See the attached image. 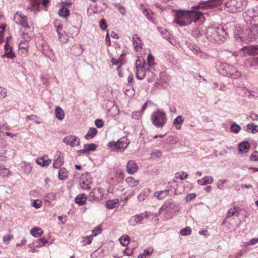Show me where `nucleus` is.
Segmentation results:
<instances>
[{"label":"nucleus","instance_id":"f257e3e1","mask_svg":"<svg viewBox=\"0 0 258 258\" xmlns=\"http://www.w3.org/2000/svg\"><path fill=\"white\" fill-rule=\"evenodd\" d=\"M206 5L201 4L195 7H192L190 10H173L175 16H203L209 15L206 10Z\"/></svg>","mask_w":258,"mask_h":258},{"label":"nucleus","instance_id":"f03ea898","mask_svg":"<svg viewBox=\"0 0 258 258\" xmlns=\"http://www.w3.org/2000/svg\"><path fill=\"white\" fill-rule=\"evenodd\" d=\"M151 120L155 126L162 127L167 121V117L164 112L158 110L152 114Z\"/></svg>","mask_w":258,"mask_h":258},{"label":"nucleus","instance_id":"7ed1b4c3","mask_svg":"<svg viewBox=\"0 0 258 258\" xmlns=\"http://www.w3.org/2000/svg\"><path fill=\"white\" fill-rule=\"evenodd\" d=\"M130 142L125 137L121 138L116 142H110L108 145L111 150L115 152H123L126 148Z\"/></svg>","mask_w":258,"mask_h":258},{"label":"nucleus","instance_id":"20e7f679","mask_svg":"<svg viewBox=\"0 0 258 258\" xmlns=\"http://www.w3.org/2000/svg\"><path fill=\"white\" fill-rule=\"evenodd\" d=\"M92 183V179L89 174L82 175L80 181V186L83 190H89L91 188V184Z\"/></svg>","mask_w":258,"mask_h":258},{"label":"nucleus","instance_id":"39448f33","mask_svg":"<svg viewBox=\"0 0 258 258\" xmlns=\"http://www.w3.org/2000/svg\"><path fill=\"white\" fill-rule=\"evenodd\" d=\"M74 2V0H62V6L58 11L59 16H69L70 10L67 7V6L72 4Z\"/></svg>","mask_w":258,"mask_h":258},{"label":"nucleus","instance_id":"423d86ee","mask_svg":"<svg viewBox=\"0 0 258 258\" xmlns=\"http://www.w3.org/2000/svg\"><path fill=\"white\" fill-rule=\"evenodd\" d=\"M200 17H176L174 22L181 26H184L191 23L196 22Z\"/></svg>","mask_w":258,"mask_h":258},{"label":"nucleus","instance_id":"0eeeda50","mask_svg":"<svg viewBox=\"0 0 258 258\" xmlns=\"http://www.w3.org/2000/svg\"><path fill=\"white\" fill-rule=\"evenodd\" d=\"M63 142L72 147L79 146L81 143L80 139L74 135L66 137L63 139Z\"/></svg>","mask_w":258,"mask_h":258},{"label":"nucleus","instance_id":"6e6552de","mask_svg":"<svg viewBox=\"0 0 258 258\" xmlns=\"http://www.w3.org/2000/svg\"><path fill=\"white\" fill-rule=\"evenodd\" d=\"M227 75L232 78L236 79L241 77V73L232 66L228 65L226 68Z\"/></svg>","mask_w":258,"mask_h":258},{"label":"nucleus","instance_id":"1a4fd4ad","mask_svg":"<svg viewBox=\"0 0 258 258\" xmlns=\"http://www.w3.org/2000/svg\"><path fill=\"white\" fill-rule=\"evenodd\" d=\"M139 166L136 161L131 160L127 162L126 165V171L128 174H134L137 172Z\"/></svg>","mask_w":258,"mask_h":258},{"label":"nucleus","instance_id":"9d476101","mask_svg":"<svg viewBox=\"0 0 258 258\" xmlns=\"http://www.w3.org/2000/svg\"><path fill=\"white\" fill-rule=\"evenodd\" d=\"M103 195V189L102 188H95L90 192L89 197L91 200L98 201L102 198Z\"/></svg>","mask_w":258,"mask_h":258},{"label":"nucleus","instance_id":"9b49d317","mask_svg":"<svg viewBox=\"0 0 258 258\" xmlns=\"http://www.w3.org/2000/svg\"><path fill=\"white\" fill-rule=\"evenodd\" d=\"M241 50L244 53H246L248 55L251 56H255L258 55V45H250L244 46Z\"/></svg>","mask_w":258,"mask_h":258},{"label":"nucleus","instance_id":"f8f14e48","mask_svg":"<svg viewBox=\"0 0 258 258\" xmlns=\"http://www.w3.org/2000/svg\"><path fill=\"white\" fill-rule=\"evenodd\" d=\"M29 44L28 41H21L19 45V53L22 56H26L28 52Z\"/></svg>","mask_w":258,"mask_h":258},{"label":"nucleus","instance_id":"ddd939ff","mask_svg":"<svg viewBox=\"0 0 258 258\" xmlns=\"http://www.w3.org/2000/svg\"><path fill=\"white\" fill-rule=\"evenodd\" d=\"M36 162L39 165L43 167H47L51 162V160L49 159L47 156L38 157L36 160Z\"/></svg>","mask_w":258,"mask_h":258},{"label":"nucleus","instance_id":"4468645a","mask_svg":"<svg viewBox=\"0 0 258 258\" xmlns=\"http://www.w3.org/2000/svg\"><path fill=\"white\" fill-rule=\"evenodd\" d=\"M133 43L135 49L137 51H140L142 49V42L138 35L135 34L133 37Z\"/></svg>","mask_w":258,"mask_h":258},{"label":"nucleus","instance_id":"2eb2a0df","mask_svg":"<svg viewBox=\"0 0 258 258\" xmlns=\"http://www.w3.org/2000/svg\"><path fill=\"white\" fill-rule=\"evenodd\" d=\"M57 158L54 160L53 167L55 168H59L64 163L63 154L61 152H57Z\"/></svg>","mask_w":258,"mask_h":258},{"label":"nucleus","instance_id":"dca6fc26","mask_svg":"<svg viewBox=\"0 0 258 258\" xmlns=\"http://www.w3.org/2000/svg\"><path fill=\"white\" fill-rule=\"evenodd\" d=\"M136 69V78L138 80H142L143 79H144L146 76L145 69L140 64H137Z\"/></svg>","mask_w":258,"mask_h":258},{"label":"nucleus","instance_id":"f3484780","mask_svg":"<svg viewBox=\"0 0 258 258\" xmlns=\"http://www.w3.org/2000/svg\"><path fill=\"white\" fill-rule=\"evenodd\" d=\"M57 32L59 40L62 43H67L69 40L68 36L64 33H61L62 26L60 25L57 26Z\"/></svg>","mask_w":258,"mask_h":258},{"label":"nucleus","instance_id":"a211bd4d","mask_svg":"<svg viewBox=\"0 0 258 258\" xmlns=\"http://www.w3.org/2000/svg\"><path fill=\"white\" fill-rule=\"evenodd\" d=\"M8 41V39H7V42ZM5 53L3 55L4 56L11 59H13L15 57V55L12 51V48L8 44V42H6V44L5 45Z\"/></svg>","mask_w":258,"mask_h":258},{"label":"nucleus","instance_id":"6ab92c4d","mask_svg":"<svg viewBox=\"0 0 258 258\" xmlns=\"http://www.w3.org/2000/svg\"><path fill=\"white\" fill-rule=\"evenodd\" d=\"M146 217L147 215L145 213H141L132 217L130 221L133 223V224L135 225L140 223Z\"/></svg>","mask_w":258,"mask_h":258},{"label":"nucleus","instance_id":"aec40b11","mask_svg":"<svg viewBox=\"0 0 258 258\" xmlns=\"http://www.w3.org/2000/svg\"><path fill=\"white\" fill-rule=\"evenodd\" d=\"M11 174L10 170L4 164L0 163V176L3 177H8Z\"/></svg>","mask_w":258,"mask_h":258},{"label":"nucleus","instance_id":"412c9836","mask_svg":"<svg viewBox=\"0 0 258 258\" xmlns=\"http://www.w3.org/2000/svg\"><path fill=\"white\" fill-rule=\"evenodd\" d=\"M87 200V197L85 194H82L78 195L75 198V203L80 206L84 205Z\"/></svg>","mask_w":258,"mask_h":258},{"label":"nucleus","instance_id":"4be33fe9","mask_svg":"<svg viewBox=\"0 0 258 258\" xmlns=\"http://www.w3.org/2000/svg\"><path fill=\"white\" fill-rule=\"evenodd\" d=\"M126 183L131 187H136L140 183L138 179H136L134 177L129 176L125 179Z\"/></svg>","mask_w":258,"mask_h":258},{"label":"nucleus","instance_id":"5701e85b","mask_svg":"<svg viewBox=\"0 0 258 258\" xmlns=\"http://www.w3.org/2000/svg\"><path fill=\"white\" fill-rule=\"evenodd\" d=\"M213 178L211 176H206L202 179H198L197 182L201 185L211 184L213 182Z\"/></svg>","mask_w":258,"mask_h":258},{"label":"nucleus","instance_id":"b1692460","mask_svg":"<svg viewBox=\"0 0 258 258\" xmlns=\"http://www.w3.org/2000/svg\"><path fill=\"white\" fill-rule=\"evenodd\" d=\"M32 3L31 10L35 11L37 9V6L40 4H42L46 6L48 3V0H31Z\"/></svg>","mask_w":258,"mask_h":258},{"label":"nucleus","instance_id":"393cba45","mask_svg":"<svg viewBox=\"0 0 258 258\" xmlns=\"http://www.w3.org/2000/svg\"><path fill=\"white\" fill-rule=\"evenodd\" d=\"M250 147V146L248 142L241 143L239 145V151L241 153H247L248 152Z\"/></svg>","mask_w":258,"mask_h":258},{"label":"nucleus","instance_id":"a878e982","mask_svg":"<svg viewBox=\"0 0 258 258\" xmlns=\"http://www.w3.org/2000/svg\"><path fill=\"white\" fill-rule=\"evenodd\" d=\"M68 177V172L67 170L63 167L58 171V178L59 180H65Z\"/></svg>","mask_w":258,"mask_h":258},{"label":"nucleus","instance_id":"bb28decb","mask_svg":"<svg viewBox=\"0 0 258 258\" xmlns=\"http://www.w3.org/2000/svg\"><path fill=\"white\" fill-rule=\"evenodd\" d=\"M169 190H164L159 191H156L154 196L158 200H162L166 198L169 194Z\"/></svg>","mask_w":258,"mask_h":258},{"label":"nucleus","instance_id":"cd10ccee","mask_svg":"<svg viewBox=\"0 0 258 258\" xmlns=\"http://www.w3.org/2000/svg\"><path fill=\"white\" fill-rule=\"evenodd\" d=\"M184 121L182 116L181 115L178 116L176 118L174 119L173 124H174L175 128L177 130H180L181 127V125Z\"/></svg>","mask_w":258,"mask_h":258},{"label":"nucleus","instance_id":"c85d7f7f","mask_svg":"<svg viewBox=\"0 0 258 258\" xmlns=\"http://www.w3.org/2000/svg\"><path fill=\"white\" fill-rule=\"evenodd\" d=\"M30 232L31 235L35 237H39L43 234V230L37 227L32 228Z\"/></svg>","mask_w":258,"mask_h":258},{"label":"nucleus","instance_id":"c756f323","mask_svg":"<svg viewBox=\"0 0 258 258\" xmlns=\"http://www.w3.org/2000/svg\"><path fill=\"white\" fill-rule=\"evenodd\" d=\"M55 114L56 118L59 120H62L64 117V112L60 107H57L55 108Z\"/></svg>","mask_w":258,"mask_h":258},{"label":"nucleus","instance_id":"7c9ffc66","mask_svg":"<svg viewBox=\"0 0 258 258\" xmlns=\"http://www.w3.org/2000/svg\"><path fill=\"white\" fill-rule=\"evenodd\" d=\"M97 133V130L95 128H90L87 134L85 136V138L89 140L93 138Z\"/></svg>","mask_w":258,"mask_h":258},{"label":"nucleus","instance_id":"2f4dec72","mask_svg":"<svg viewBox=\"0 0 258 258\" xmlns=\"http://www.w3.org/2000/svg\"><path fill=\"white\" fill-rule=\"evenodd\" d=\"M119 240L122 245L125 246L128 244L130 241V238L126 235H123L120 237Z\"/></svg>","mask_w":258,"mask_h":258},{"label":"nucleus","instance_id":"473e14b6","mask_svg":"<svg viewBox=\"0 0 258 258\" xmlns=\"http://www.w3.org/2000/svg\"><path fill=\"white\" fill-rule=\"evenodd\" d=\"M118 200L115 199L113 200H108L106 202L105 206L108 209H112L115 207V205L118 203Z\"/></svg>","mask_w":258,"mask_h":258},{"label":"nucleus","instance_id":"72a5a7b5","mask_svg":"<svg viewBox=\"0 0 258 258\" xmlns=\"http://www.w3.org/2000/svg\"><path fill=\"white\" fill-rule=\"evenodd\" d=\"M238 216L239 215V208L235 207L233 209H230L228 211V217H232L233 216Z\"/></svg>","mask_w":258,"mask_h":258},{"label":"nucleus","instance_id":"f704fd0d","mask_svg":"<svg viewBox=\"0 0 258 258\" xmlns=\"http://www.w3.org/2000/svg\"><path fill=\"white\" fill-rule=\"evenodd\" d=\"M247 127L248 130H249L250 132L252 134L256 133L258 132V130L257 129V125L253 123H250L248 124Z\"/></svg>","mask_w":258,"mask_h":258},{"label":"nucleus","instance_id":"c9c22d12","mask_svg":"<svg viewBox=\"0 0 258 258\" xmlns=\"http://www.w3.org/2000/svg\"><path fill=\"white\" fill-rule=\"evenodd\" d=\"M93 235L84 236L82 237L83 242L84 245L90 244L93 240Z\"/></svg>","mask_w":258,"mask_h":258},{"label":"nucleus","instance_id":"e433bc0d","mask_svg":"<svg viewBox=\"0 0 258 258\" xmlns=\"http://www.w3.org/2000/svg\"><path fill=\"white\" fill-rule=\"evenodd\" d=\"M188 177V174L186 172H178L175 174V177L177 179H180L181 180H183Z\"/></svg>","mask_w":258,"mask_h":258},{"label":"nucleus","instance_id":"4c0bfd02","mask_svg":"<svg viewBox=\"0 0 258 258\" xmlns=\"http://www.w3.org/2000/svg\"><path fill=\"white\" fill-rule=\"evenodd\" d=\"M84 147L86 148L87 152L89 153L90 151H93L96 150L97 145L94 144H85Z\"/></svg>","mask_w":258,"mask_h":258},{"label":"nucleus","instance_id":"58836bf2","mask_svg":"<svg viewBox=\"0 0 258 258\" xmlns=\"http://www.w3.org/2000/svg\"><path fill=\"white\" fill-rule=\"evenodd\" d=\"M32 206L36 209H38L42 207V203L40 200H34L32 201Z\"/></svg>","mask_w":258,"mask_h":258},{"label":"nucleus","instance_id":"ea45409f","mask_svg":"<svg viewBox=\"0 0 258 258\" xmlns=\"http://www.w3.org/2000/svg\"><path fill=\"white\" fill-rule=\"evenodd\" d=\"M240 129V126L237 124L236 123H232L231 126V131L235 134L238 133Z\"/></svg>","mask_w":258,"mask_h":258},{"label":"nucleus","instance_id":"a19ab883","mask_svg":"<svg viewBox=\"0 0 258 258\" xmlns=\"http://www.w3.org/2000/svg\"><path fill=\"white\" fill-rule=\"evenodd\" d=\"M180 233L182 235H189L191 233V230L189 227H186L185 228L181 229Z\"/></svg>","mask_w":258,"mask_h":258},{"label":"nucleus","instance_id":"79ce46f5","mask_svg":"<svg viewBox=\"0 0 258 258\" xmlns=\"http://www.w3.org/2000/svg\"><path fill=\"white\" fill-rule=\"evenodd\" d=\"M55 199V195L53 193H49L45 196V201L50 203Z\"/></svg>","mask_w":258,"mask_h":258},{"label":"nucleus","instance_id":"37998d69","mask_svg":"<svg viewBox=\"0 0 258 258\" xmlns=\"http://www.w3.org/2000/svg\"><path fill=\"white\" fill-rule=\"evenodd\" d=\"M20 18L19 22L24 28L28 27V25L27 22V17H18Z\"/></svg>","mask_w":258,"mask_h":258},{"label":"nucleus","instance_id":"c03bdc74","mask_svg":"<svg viewBox=\"0 0 258 258\" xmlns=\"http://www.w3.org/2000/svg\"><path fill=\"white\" fill-rule=\"evenodd\" d=\"M192 35L194 37L198 38L202 36V33L199 29L196 28L192 30Z\"/></svg>","mask_w":258,"mask_h":258},{"label":"nucleus","instance_id":"a18cd8bd","mask_svg":"<svg viewBox=\"0 0 258 258\" xmlns=\"http://www.w3.org/2000/svg\"><path fill=\"white\" fill-rule=\"evenodd\" d=\"M227 181L225 179H221L219 180L217 183V187L220 189H224L226 188V186H224V183Z\"/></svg>","mask_w":258,"mask_h":258},{"label":"nucleus","instance_id":"49530a36","mask_svg":"<svg viewBox=\"0 0 258 258\" xmlns=\"http://www.w3.org/2000/svg\"><path fill=\"white\" fill-rule=\"evenodd\" d=\"M102 232V228L100 226L96 227L93 230H92L93 236H96L100 234Z\"/></svg>","mask_w":258,"mask_h":258},{"label":"nucleus","instance_id":"de8ad7c7","mask_svg":"<svg viewBox=\"0 0 258 258\" xmlns=\"http://www.w3.org/2000/svg\"><path fill=\"white\" fill-rule=\"evenodd\" d=\"M7 94V90L4 87H0V99L5 98Z\"/></svg>","mask_w":258,"mask_h":258},{"label":"nucleus","instance_id":"09e8293b","mask_svg":"<svg viewBox=\"0 0 258 258\" xmlns=\"http://www.w3.org/2000/svg\"><path fill=\"white\" fill-rule=\"evenodd\" d=\"M148 63L149 66H152L154 64V58L153 56L149 54L148 55V58H147Z\"/></svg>","mask_w":258,"mask_h":258},{"label":"nucleus","instance_id":"8fccbe9b","mask_svg":"<svg viewBox=\"0 0 258 258\" xmlns=\"http://www.w3.org/2000/svg\"><path fill=\"white\" fill-rule=\"evenodd\" d=\"M250 159L251 161H258V152L254 151L250 157Z\"/></svg>","mask_w":258,"mask_h":258},{"label":"nucleus","instance_id":"3c124183","mask_svg":"<svg viewBox=\"0 0 258 258\" xmlns=\"http://www.w3.org/2000/svg\"><path fill=\"white\" fill-rule=\"evenodd\" d=\"M153 252V248L152 247H149L147 248H146L143 252V254L146 256H149L151 255Z\"/></svg>","mask_w":258,"mask_h":258},{"label":"nucleus","instance_id":"603ef678","mask_svg":"<svg viewBox=\"0 0 258 258\" xmlns=\"http://www.w3.org/2000/svg\"><path fill=\"white\" fill-rule=\"evenodd\" d=\"M99 26L102 30H105L107 28V24L106 21L104 19L100 20L99 22Z\"/></svg>","mask_w":258,"mask_h":258},{"label":"nucleus","instance_id":"864d4df0","mask_svg":"<svg viewBox=\"0 0 258 258\" xmlns=\"http://www.w3.org/2000/svg\"><path fill=\"white\" fill-rule=\"evenodd\" d=\"M258 242V238H254L245 243V245H254Z\"/></svg>","mask_w":258,"mask_h":258},{"label":"nucleus","instance_id":"5fc2aeb1","mask_svg":"<svg viewBox=\"0 0 258 258\" xmlns=\"http://www.w3.org/2000/svg\"><path fill=\"white\" fill-rule=\"evenodd\" d=\"M13 238V236L12 235L8 234L5 235L3 237V241L5 243H7L8 244L9 241Z\"/></svg>","mask_w":258,"mask_h":258},{"label":"nucleus","instance_id":"6e6d98bb","mask_svg":"<svg viewBox=\"0 0 258 258\" xmlns=\"http://www.w3.org/2000/svg\"><path fill=\"white\" fill-rule=\"evenodd\" d=\"M95 124L97 127L101 128L103 127L104 122L102 119H97L95 120Z\"/></svg>","mask_w":258,"mask_h":258},{"label":"nucleus","instance_id":"4d7b16f0","mask_svg":"<svg viewBox=\"0 0 258 258\" xmlns=\"http://www.w3.org/2000/svg\"><path fill=\"white\" fill-rule=\"evenodd\" d=\"M196 198V195L195 194H188L185 199L186 202H189L190 201L195 199Z\"/></svg>","mask_w":258,"mask_h":258},{"label":"nucleus","instance_id":"13d9d810","mask_svg":"<svg viewBox=\"0 0 258 258\" xmlns=\"http://www.w3.org/2000/svg\"><path fill=\"white\" fill-rule=\"evenodd\" d=\"M0 129H1V130L9 131L11 130V127L9 126L7 123H5L0 124Z\"/></svg>","mask_w":258,"mask_h":258},{"label":"nucleus","instance_id":"bf43d9fd","mask_svg":"<svg viewBox=\"0 0 258 258\" xmlns=\"http://www.w3.org/2000/svg\"><path fill=\"white\" fill-rule=\"evenodd\" d=\"M87 13H88V15L89 16H91V15H93V14H99V12L98 11H94L93 10V8H92V7H91L90 8H89L87 10Z\"/></svg>","mask_w":258,"mask_h":258},{"label":"nucleus","instance_id":"052dcab7","mask_svg":"<svg viewBox=\"0 0 258 258\" xmlns=\"http://www.w3.org/2000/svg\"><path fill=\"white\" fill-rule=\"evenodd\" d=\"M116 8L118 9L120 14H121L122 15H125V9L123 7L121 6L120 5L118 4L116 5Z\"/></svg>","mask_w":258,"mask_h":258},{"label":"nucleus","instance_id":"680f3d73","mask_svg":"<svg viewBox=\"0 0 258 258\" xmlns=\"http://www.w3.org/2000/svg\"><path fill=\"white\" fill-rule=\"evenodd\" d=\"M141 113L138 111L134 112L133 113L132 117L133 118L138 119L141 117Z\"/></svg>","mask_w":258,"mask_h":258},{"label":"nucleus","instance_id":"e2e57ef3","mask_svg":"<svg viewBox=\"0 0 258 258\" xmlns=\"http://www.w3.org/2000/svg\"><path fill=\"white\" fill-rule=\"evenodd\" d=\"M6 26L4 24L0 25V38L2 40L3 37V33L5 29Z\"/></svg>","mask_w":258,"mask_h":258},{"label":"nucleus","instance_id":"0e129e2a","mask_svg":"<svg viewBox=\"0 0 258 258\" xmlns=\"http://www.w3.org/2000/svg\"><path fill=\"white\" fill-rule=\"evenodd\" d=\"M250 117L252 120H257L258 119V115L257 114L251 112L250 114Z\"/></svg>","mask_w":258,"mask_h":258},{"label":"nucleus","instance_id":"69168bd1","mask_svg":"<svg viewBox=\"0 0 258 258\" xmlns=\"http://www.w3.org/2000/svg\"><path fill=\"white\" fill-rule=\"evenodd\" d=\"M111 62L112 63V64L113 65H117L118 64L119 66L121 64V66L122 65V62L118 60H117L115 58H112Z\"/></svg>","mask_w":258,"mask_h":258},{"label":"nucleus","instance_id":"338daca9","mask_svg":"<svg viewBox=\"0 0 258 258\" xmlns=\"http://www.w3.org/2000/svg\"><path fill=\"white\" fill-rule=\"evenodd\" d=\"M105 42H106V44L107 45V46H110V38H109V34L108 33H107L106 35V37H105Z\"/></svg>","mask_w":258,"mask_h":258},{"label":"nucleus","instance_id":"774afa93","mask_svg":"<svg viewBox=\"0 0 258 258\" xmlns=\"http://www.w3.org/2000/svg\"><path fill=\"white\" fill-rule=\"evenodd\" d=\"M5 134L6 136H9V137H11V138H14V137H17V134H12L9 132H7L5 133Z\"/></svg>","mask_w":258,"mask_h":258}]
</instances>
